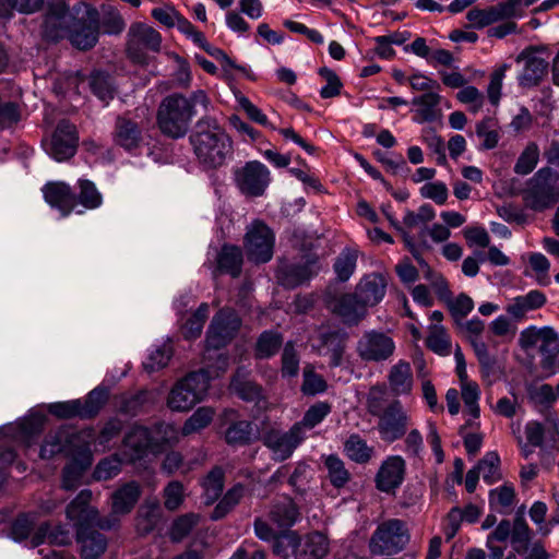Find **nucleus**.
<instances>
[{"label": "nucleus", "instance_id": "10", "mask_svg": "<svg viewBox=\"0 0 559 559\" xmlns=\"http://www.w3.org/2000/svg\"><path fill=\"white\" fill-rule=\"evenodd\" d=\"M393 337L383 331H366L357 343V354L366 362H382L391 359L395 353Z\"/></svg>", "mask_w": 559, "mask_h": 559}, {"label": "nucleus", "instance_id": "49", "mask_svg": "<svg viewBox=\"0 0 559 559\" xmlns=\"http://www.w3.org/2000/svg\"><path fill=\"white\" fill-rule=\"evenodd\" d=\"M330 411L328 403H316L305 413L304 418L294 426H299L300 430L306 433L307 429H312L319 425L329 415Z\"/></svg>", "mask_w": 559, "mask_h": 559}, {"label": "nucleus", "instance_id": "30", "mask_svg": "<svg viewBox=\"0 0 559 559\" xmlns=\"http://www.w3.org/2000/svg\"><path fill=\"white\" fill-rule=\"evenodd\" d=\"M317 273L314 260H308L302 265H289L280 271V281L286 287L301 285Z\"/></svg>", "mask_w": 559, "mask_h": 559}, {"label": "nucleus", "instance_id": "48", "mask_svg": "<svg viewBox=\"0 0 559 559\" xmlns=\"http://www.w3.org/2000/svg\"><path fill=\"white\" fill-rule=\"evenodd\" d=\"M207 316L209 306L207 304H202L199 309L182 323L181 331L183 336L188 340L198 337L202 332Z\"/></svg>", "mask_w": 559, "mask_h": 559}, {"label": "nucleus", "instance_id": "37", "mask_svg": "<svg viewBox=\"0 0 559 559\" xmlns=\"http://www.w3.org/2000/svg\"><path fill=\"white\" fill-rule=\"evenodd\" d=\"M246 374L247 372L245 369H238L231 380L230 388L242 400L259 403L261 399V388L253 382L246 380Z\"/></svg>", "mask_w": 559, "mask_h": 559}, {"label": "nucleus", "instance_id": "4", "mask_svg": "<svg viewBox=\"0 0 559 559\" xmlns=\"http://www.w3.org/2000/svg\"><path fill=\"white\" fill-rule=\"evenodd\" d=\"M411 535L405 524L400 519H389L381 522L369 540V549L372 555H392L400 552L409 543Z\"/></svg>", "mask_w": 559, "mask_h": 559}, {"label": "nucleus", "instance_id": "2", "mask_svg": "<svg viewBox=\"0 0 559 559\" xmlns=\"http://www.w3.org/2000/svg\"><path fill=\"white\" fill-rule=\"evenodd\" d=\"M191 143L199 162L209 168L221 167L231 156V140L213 118H202L198 122Z\"/></svg>", "mask_w": 559, "mask_h": 559}, {"label": "nucleus", "instance_id": "60", "mask_svg": "<svg viewBox=\"0 0 559 559\" xmlns=\"http://www.w3.org/2000/svg\"><path fill=\"white\" fill-rule=\"evenodd\" d=\"M466 19L474 28H484L499 22L495 5L486 9L474 8L467 12Z\"/></svg>", "mask_w": 559, "mask_h": 559}, {"label": "nucleus", "instance_id": "61", "mask_svg": "<svg viewBox=\"0 0 559 559\" xmlns=\"http://www.w3.org/2000/svg\"><path fill=\"white\" fill-rule=\"evenodd\" d=\"M124 463L122 457L119 455H114L110 457H106L102 460L95 467L93 477L96 480H107L120 472V465Z\"/></svg>", "mask_w": 559, "mask_h": 559}, {"label": "nucleus", "instance_id": "58", "mask_svg": "<svg viewBox=\"0 0 559 559\" xmlns=\"http://www.w3.org/2000/svg\"><path fill=\"white\" fill-rule=\"evenodd\" d=\"M200 516L195 513H188L176 519L170 527V538L174 542L182 540L199 522Z\"/></svg>", "mask_w": 559, "mask_h": 559}, {"label": "nucleus", "instance_id": "17", "mask_svg": "<svg viewBox=\"0 0 559 559\" xmlns=\"http://www.w3.org/2000/svg\"><path fill=\"white\" fill-rule=\"evenodd\" d=\"M162 44V37L153 27L136 23L131 25L128 32V53L138 62L142 61L140 48L144 47L153 51H158Z\"/></svg>", "mask_w": 559, "mask_h": 559}, {"label": "nucleus", "instance_id": "64", "mask_svg": "<svg viewBox=\"0 0 559 559\" xmlns=\"http://www.w3.org/2000/svg\"><path fill=\"white\" fill-rule=\"evenodd\" d=\"M435 216L433 207L430 204H423L416 213L407 211L403 217V224L406 228L413 229L432 221Z\"/></svg>", "mask_w": 559, "mask_h": 559}, {"label": "nucleus", "instance_id": "47", "mask_svg": "<svg viewBox=\"0 0 559 559\" xmlns=\"http://www.w3.org/2000/svg\"><path fill=\"white\" fill-rule=\"evenodd\" d=\"M322 345L318 347L321 355H330L331 365L338 366L342 362L344 345L335 333L321 335Z\"/></svg>", "mask_w": 559, "mask_h": 559}, {"label": "nucleus", "instance_id": "44", "mask_svg": "<svg viewBox=\"0 0 559 559\" xmlns=\"http://www.w3.org/2000/svg\"><path fill=\"white\" fill-rule=\"evenodd\" d=\"M346 455L357 463H366L371 459L372 448L358 435H352L344 444Z\"/></svg>", "mask_w": 559, "mask_h": 559}, {"label": "nucleus", "instance_id": "46", "mask_svg": "<svg viewBox=\"0 0 559 559\" xmlns=\"http://www.w3.org/2000/svg\"><path fill=\"white\" fill-rule=\"evenodd\" d=\"M416 260L425 269L424 277L430 282V285L435 289L440 300H442L444 304L449 302L452 293L445 278L441 274L433 272L420 257L416 255Z\"/></svg>", "mask_w": 559, "mask_h": 559}, {"label": "nucleus", "instance_id": "53", "mask_svg": "<svg viewBox=\"0 0 559 559\" xmlns=\"http://www.w3.org/2000/svg\"><path fill=\"white\" fill-rule=\"evenodd\" d=\"M510 64L502 63L490 74L489 84L487 86V97L489 103L497 107L500 103L502 83Z\"/></svg>", "mask_w": 559, "mask_h": 559}, {"label": "nucleus", "instance_id": "35", "mask_svg": "<svg viewBox=\"0 0 559 559\" xmlns=\"http://www.w3.org/2000/svg\"><path fill=\"white\" fill-rule=\"evenodd\" d=\"M115 140L117 144L123 148L132 150L139 146L141 132L135 122L124 118H118Z\"/></svg>", "mask_w": 559, "mask_h": 559}, {"label": "nucleus", "instance_id": "38", "mask_svg": "<svg viewBox=\"0 0 559 559\" xmlns=\"http://www.w3.org/2000/svg\"><path fill=\"white\" fill-rule=\"evenodd\" d=\"M204 503H214L222 495L224 488V472L219 467L213 468L202 481Z\"/></svg>", "mask_w": 559, "mask_h": 559}, {"label": "nucleus", "instance_id": "29", "mask_svg": "<svg viewBox=\"0 0 559 559\" xmlns=\"http://www.w3.org/2000/svg\"><path fill=\"white\" fill-rule=\"evenodd\" d=\"M333 311L347 324L358 323L366 314V305L359 301L357 294L344 295L333 305Z\"/></svg>", "mask_w": 559, "mask_h": 559}, {"label": "nucleus", "instance_id": "9", "mask_svg": "<svg viewBox=\"0 0 559 559\" xmlns=\"http://www.w3.org/2000/svg\"><path fill=\"white\" fill-rule=\"evenodd\" d=\"M234 177L239 191L251 198L263 195L271 182L269 168L259 160L248 162L237 168Z\"/></svg>", "mask_w": 559, "mask_h": 559}, {"label": "nucleus", "instance_id": "18", "mask_svg": "<svg viewBox=\"0 0 559 559\" xmlns=\"http://www.w3.org/2000/svg\"><path fill=\"white\" fill-rule=\"evenodd\" d=\"M518 63H524L523 72L519 76L522 86L537 85L548 72V61L540 51L525 49L516 57Z\"/></svg>", "mask_w": 559, "mask_h": 559}, {"label": "nucleus", "instance_id": "33", "mask_svg": "<svg viewBox=\"0 0 559 559\" xmlns=\"http://www.w3.org/2000/svg\"><path fill=\"white\" fill-rule=\"evenodd\" d=\"M73 15L68 12L49 13L44 22V35L50 40H58L66 37Z\"/></svg>", "mask_w": 559, "mask_h": 559}, {"label": "nucleus", "instance_id": "24", "mask_svg": "<svg viewBox=\"0 0 559 559\" xmlns=\"http://www.w3.org/2000/svg\"><path fill=\"white\" fill-rule=\"evenodd\" d=\"M385 278L381 274L371 273L360 281L356 294L361 304L366 307H372L382 300L385 295Z\"/></svg>", "mask_w": 559, "mask_h": 559}, {"label": "nucleus", "instance_id": "20", "mask_svg": "<svg viewBox=\"0 0 559 559\" xmlns=\"http://www.w3.org/2000/svg\"><path fill=\"white\" fill-rule=\"evenodd\" d=\"M388 388L394 396H409L414 389V374L411 364L399 360L392 365L386 376Z\"/></svg>", "mask_w": 559, "mask_h": 559}, {"label": "nucleus", "instance_id": "57", "mask_svg": "<svg viewBox=\"0 0 559 559\" xmlns=\"http://www.w3.org/2000/svg\"><path fill=\"white\" fill-rule=\"evenodd\" d=\"M326 388V382L322 376L316 373L312 366H306L304 369L301 392L305 395H317L323 393Z\"/></svg>", "mask_w": 559, "mask_h": 559}, {"label": "nucleus", "instance_id": "8", "mask_svg": "<svg viewBox=\"0 0 559 559\" xmlns=\"http://www.w3.org/2000/svg\"><path fill=\"white\" fill-rule=\"evenodd\" d=\"M411 416L400 400L392 401L379 414L377 430L381 440L392 443L407 431Z\"/></svg>", "mask_w": 559, "mask_h": 559}, {"label": "nucleus", "instance_id": "34", "mask_svg": "<svg viewBox=\"0 0 559 559\" xmlns=\"http://www.w3.org/2000/svg\"><path fill=\"white\" fill-rule=\"evenodd\" d=\"M297 518L298 510L289 498H285L281 502L274 504L270 511V520L280 530L293 526Z\"/></svg>", "mask_w": 559, "mask_h": 559}, {"label": "nucleus", "instance_id": "54", "mask_svg": "<svg viewBox=\"0 0 559 559\" xmlns=\"http://www.w3.org/2000/svg\"><path fill=\"white\" fill-rule=\"evenodd\" d=\"M328 469V476L331 484L335 487H343L349 479V473L341 459L335 455H329L324 460Z\"/></svg>", "mask_w": 559, "mask_h": 559}, {"label": "nucleus", "instance_id": "15", "mask_svg": "<svg viewBox=\"0 0 559 559\" xmlns=\"http://www.w3.org/2000/svg\"><path fill=\"white\" fill-rule=\"evenodd\" d=\"M92 497L91 490H81L67 506V520L76 528V534L80 530L85 532L93 525L99 527V522L103 521V519H99L98 510L90 504Z\"/></svg>", "mask_w": 559, "mask_h": 559}, {"label": "nucleus", "instance_id": "40", "mask_svg": "<svg viewBox=\"0 0 559 559\" xmlns=\"http://www.w3.org/2000/svg\"><path fill=\"white\" fill-rule=\"evenodd\" d=\"M246 488L241 484L231 487L215 507L212 519L219 520L228 514L245 497Z\"/></svg>", "mask_w": 559, "mask_h": 559}, {"label": "nucleus", "instance_id": "43", "mask_svg": "<svg viewBox=\"0 0 559 559\" xmlns=\"http://www.w3.org/2000/svg\"><path fill=\"white\" fill-rule=\"evenodd\" d=\"M426 343L428 348L440 356H448L451 353L450 337L445 329L440 324H431L429 326V335Z\"/></svg>", "mask_w": 559, "mask_h": 559}, {"label": "nucleus", "instance_id": "7", "mask_svg": "<svg viewBox=\"0 0 559 559\" xmlns=\"http://www.w3.org/2000/svg\"><path fill=\"white\" fill-rule=\"evenodd\" d=\"M158 453H160V444L150 429L134 426L124 436L119 455L124 463H135L148 454L156 455Z\"/></svg>", "mask_w": 559, "mask_h": 559}, {"label": "nucleus", "instance_id": "27", "mask_svg": "<svg viewBox=\"0 0 559 559\" xmlns=\"http://www.w3.org/2000/svg\"><path fill=\"white\" fill-rule=\"evenodd\" d=\"M538 341H542L540 352L545 353L549 346L559 343V335L550 326L537 328L530 325L521 331L519 336V345L522 349H528L534 347Z\"/></svg>", "mask_w": 559, "mask_h": 559}, {"label": "nucleus", "instance_id": "31", "mask_svg": "<svg viewBox=\"0 0 559 559\" xmlns=\"http://www.w3.org/2000/svg\"><path fill=\"white\" fill-rule=\"evenodd\" d=\"M329 550V542L321 533H311L307 535L298 545V559H321Z\"/></svg>", "mask_w": 559, "mask_h": 559}, {"label": "nucleus", "instance_id": "63", "mask_svg": "<svg viewBox=\"0 0 559 559\" xmlns=\"http://www.w3.org/2000/svg\"><path fill=\"white\" fill-rule=\"evenodd\" d=\"M252 433L251 424L247 420H240L226 430L225 439L229 444H245L250 441Z\"/></svg>", "mask_w": 559, "mask_h": 559}, {"label": "nucleus", "instance_id": "51", "mask_svg": "<svg viewBox=\"0 0 559 559\" xmlns=\"http://www.w3.org/2000/svg\"><path fill=\"white\" fill-rule=\"evenodd\" d=\"M539 159V148L538 145L534 142H531L526 145L524 151L519 156L514 171L519 175H528L534 170Z\"/></svg>", "mask_w": 559, "mask_h": 559}, {"label": "nucleus", "instance_id": "6", "mask_svg": "<svg viewBox=\"0 0 559 559\" xmlns=\"http://www.w3.org/2000/svg\"><path fill=\"white\" fill-rule=\"evenodd\" d=\"M559 176L549 167L540 168L528 181L524 192L526 205L534 211L548 209L558 198L556 181Z\"/></svg>", "mask_w": 559, "mask_h": 559}, {"label": "nucleus", "instance_id": "28", "mask_svg": "<svg viewBox=\"0 0 559 559\" xmlns=\"http://www.w3.org/2000/svg\"><path fill=\"white\" fill-rule=\"evenodd\" d=\"M441 96L436 92L424 93L412 99V104L416 106L414 121L417 123L431 122L441 116L439 104Z\"/></svg>", "mask_w": 559, "mask_h": 559}, {"label": "nucleus", "instance_id": "52", "mask_svg": "<svg viewBox=\"0 0 559 559\" xmlns=\"http://www.w3.org/2000/svg\"><path fill=\"white\" fill-rule=\"evenodd\" d=\"M500 459L496 452H488L475 466L487 484H493L500 478Z\"/></svg>", "mask_w": 559, "mask_h": 559}, {"label": "nucleus", "instance_id": "59", "mask_svg": "<svg viewBox=\"0 0 559 559\" xmlns=\"http://www.w3.org/2000/svg\"><path fill=\"white\" fill-rule=\"evenodd\" d=\"M456 98L460 103L466 105L473 114H477L485 103L484 94L473 85H466L461 88L456 94Z\"/></svg>", "mask_w": 559, "mask_h": 559}, {"label": "nucleus", "instance_id": "11", "mask_svg": "<svg viewBox=\"0 0 559 559\" xmlns=\"http://www.w3.org/2000/svg\"><path fill=\"white\" fill-rule=\"evenodd\" d=\"M274 234L261 221L252 222L245 237V249L250 261L266 263L273 257Z\"/></svg>", "mask_w": 559, "mask_h": 559}, {"label": "nucleus", "instance_id": "55", "mask_svg": "<svg viewBox=\"0 0 559 559\" xmlns=\"http://www.w3.org/2000/svg\"><path fill=\"white\" fill-rule=\"evenodd\" d=\"M283 342L282 336L273 331L263 332L257 342V356L269 358L275 355Z\"/></svg>", "mask_w": 559, "mask_h": 559}, {"label": "nucleus", "instance_id": "62", "mask_svg": "<svg viewBox=\"0 0 559 559\" xmlns=\"http://www.w3.org/2000/svg\"><path fill=\"white\" fill-rule=\"evenodd\" d=\"M93 93L104 103H108L114 97V88L110 78L102 72L92 74L90 81Z\"/></svg>", "mask_w": 559, "mask_h": 559}, {"label": "nucleus", "instance_id": "23", "mask_svg": "<svg viewBox=\"0 0 559 559\" xmlns=\"http://www.w3.org/2000/svg\"><path fill=\"white\" fill-rule=\"evenodd\" d=\"M43 192L46 202L57 207L62 216L69 215L76 205V199L70 186L64 182L46 185Z\"/></svg>", "mask_w": 559, "mask_h": 559}, {"label": "nucleus", "instance_id": "19", "mask_svg": "<svg viewBox=\"0 0 559 559\" xmlns=\"http://www.w3.org/2000/svg\"><path fill=\"white\" fill-rule=\"evenodd\" d=\"M405 460L400 455H391L386 457L376 476L377 488L383 492L395 490L404 480Z\"/></svg>", "mask_w": 559, "mask_h": 559}, {"label": "nucleus", "instance_id": "25", "mask_svg": "<svg viewBox=\"0 0 559 559\" xmlns=\"http://www.w3.org/2000/svg\"><path fill=\"white\" fill-rule=\"evenodd\" d=\"M79 437L71 433L68 429L61 428L46 437L40 448V457L50 459L53 455L66 452L68 455L75 454L72 447L76 444Z\"/></svg>", "mask_w": 559, "mask_h": 559}, {"label": "nucleus", "instance_id": "21", "mask_svg": "<svg viewBox=\"0 0 559 559\" xmlns=\"http://www.w3.org/2000/svg\"><path fill=\"white\" fill-rule=\"evenodd\" d=\"M546 301L547 298L543 292L533 289L510 299L506 306V312L515 322H521L525 320L527 312L542 308Z\"/></svg>", "mask_w": 559, "mask_h": 559}, {"label": "nucleus", "instance_id": "39", "mask_svg": "<svg viewBox=\"0 0 559 559\" xmlns=\"http://www.w3.org/2000/svg\"><path fill=\"white\" fill-rule=\"evenodd\" d=\"M476 134L481 139L483 150L495 148L500 140L499 127L496 119L487 117L476 124Z\"/></svg>", "mask_w": 559, "mask_h": 559}, {"label": "nucleus", "instance_id": "42", "mask_svg": "<svg viewBox=\"0 0 559 559\" xmlns=\"http://www.w3.org/2000/svg\"><path fill=\"white\" fill-rule=\"evenodd\" d=\"M215 412L211 407H199L183 424L182 436L197 433L207 427L213 420Z\"/></svg>", "mask_w": 559, "mask_h": 559}, {"label": "nucleus", "instance_id": "12", "mask_svg": "<svg viewBox=\"0 0 559 559\" xmlns=\"http://www.w3.org/2000/svg\"><path fill=\"white\" fill-rule=\"evenodd\" d=\"M304 440L305 432L299 426L294 425L287 431L270 429L262 437L263 444L271 451L272 459L278 462L290 457Z\"/></svg>", "mask_w": 559, "mask_h": 559}, {"label": "nucleus", "instance_id": "1", "mask_svg": "<svg viewBox=\"0 0 559 559\" xmlns=\"http://www.w3.org/2000/svg\"><path fill=\"white\" fill-rule=\"evenodd\" d=\"M240 323L236 312L230 309H222L214 316L205 341L203 360L206 368L189 373L173 386L167 397V406L171 411L191 409L206 396L210 380L227 370L228 358L218 350L235 336Z\"/></svg>", "mask_w": 559, "mask_h": 559}, {"label": "nucleus", "instance_id": "50", "mask_svg": "<svg viewBox=\"0 0 559 559\" xmlns=\"http://www.w3.org/2000/svg\"><path fill=\"white\" fill-rule=\"evenodd\" d=\"M79 197L78 201L87 210H94L100 206L103 198L96 186L86 179L79 180Z\"/></svg>", "mask_w": 559, "mask_h": 559}, {"label": "nucleus", "instance_id": "45", "mask_svg": "<svg viewBox=\"0 0 559 559\" xmlns=\"http://www.w3.org/2000/svg\"><path fill=\"white\" fill-rule=\"evenodd\" d=\"M173 350L169 343H164L162 345H155L150 350V354L144 361V368L148 372L157 371L167 366Z\"/></svg>", "mask_w": 559, "mask_h": 559}, {"label": "nucleus", "instance_id": "56", "mask_svg": "<svg viewBox=\"0 0 559 559\" xmlns=\"http://www.w3.org/2000/svg\"><path fill=\"white\" fill-rule=\"evenodd\" d=\"M460 386L466 409L473 417H477L479 415L478 401L480 397L478 384L474 381L467 380L460 382Z\"/></svg>", "mask_w": 559, "mask_h": 559}, {"label": "nucleus", "instance_id": "13", "mask_svg": "<svg viewBox=\"0 0 559 559\" xmlns=\"http://www.w3.org/2000/svg\"><path fill=\"white\" fill-rule=\"evenodd\" d=\"M141 496V486L136 481H128L111 493V513L99 522V528L110 530L119 524V518L130 513Z\"/></svg>", "mask_w": 559, "mask_h": 559}, {"label": "nucleus", "instance_id": "36", "mask_svg": "<svg viewBox=\"0 0 559 559\" xmlns=\"http://www.w3.org/2000/svg\"><path fill=\"white\" fill-rule=\"evenodd\" d=\"M242 264V253L238 247L224 246L217 257L219 271L236 277L240 274Z\"/></svg>", "mask_w": 559, "mask_h": 559}, {"label": "nucleus", "instance_id": "22", "mask_svg": "<svg viewBox=\"0 0 559 559\" xmlns=\"http://www.w3.org/2000/svg\"><path fill=\"white\" fill-rule=\"evenodd\" d=\"M72 461L64 467L62 473V488L73 490L81 484L84 472L92 464V454L87 447L81 448L72 455Z\"/></svg>", "mask_w": 559, "mask_h": 559}, {"label": "nucleus", "instance_id": "16", "mask_svg": "<svg viewBox=\"0 0 559 559\" xmlns=\"http://www.w3.org/2000/svg\"><path fill=\"white\" fill-rule=\"evenodd\" d=\"M76 145L78 134L75 127L67 121H61L45 147L55 160L63 162L75 154Z\"/></svg>", "mask_w": 559, "mask_h": 559}, {"label": "nucleus", "instance_id": "41", "mask_svg": "<svg viewBox=\"0 0 559 559\" xmlns=\"http://www.w3.org/2000/svg\"><path fill=\"white\" fill-rule=\"evenodd\" d=\"M159 521V507L157 503L142 506L135 519V528L139 534L151 533Z\"/></svg>", "mask_w": 559, "mask_h": 559}, {"label": "nucleus", "instance_id": "5", "mask_svg": "<svg viewBox=\"0 0 559 559\" xmlns=\"http://www.w3.org/2000/svg\"><path fill=\"white\" fill-rule=\"evenodd\" d=\"M10 534L15 542H23L29 538L32 547H36L45 542L62 546L71 540L68 530L60 526L51 530L48 523L40 524L37 531L34 532V518L32 515L17 518L12 524Z\"/></svg>", "mask_w": 559, "mask_h": 559}, {"label": "nucleus", "instance_id": "14", "mask_svg": "<svg viewBox=\"0 0 559 559\" xmlns=\"http://www.w3.org/2000/svg\"><path fill=\"white\" fill-rule=\"evenodd\" d=\"M521 436L542 451L554 449L559 442V420L552 414L547 415L542 421L528 420Z\"/></svg>", "mask_w": 559, "mask_h": 559}, {"label": "nucleus", "instance_id": "3", "mask_svg": "<svg viewBox=\"0 0 559 559\" xmlns=\"http://www.w3.org/2000/svg\"><path fill=\"white\" fill-rule=\"evenodd\" d=\"M194 110L189 99L182 95L167 96L157 110V124L163 134L179 139L187 134Z\"/></svg>", "mask_w": 559, "mask_h": 559}, {"label": "nucleus", "instance_id": "32", "mask_svg": "<svg viewBox=\"0 0 559 559\" xmlns=\"http://www.w3.org/2000/svg\"><path fill=\"white\" fill-rule=\"evenodd\" d=\"M76 537L81 544L82 559H97L106 549V538L99 532L80 530Z\"/></svg>", "mask_w": 559, "mask_h": 559}, {"label": "nucleus", "instance_id": "26", "mask_svg": "<svg viewBox=\"0 0 559 559\" xmlns=\"http://www.w3.org/2000/svg\"><path fill=\"white\" fill-rule=\"evenodd\" d=\"M66 37L79 49L92 48L98 39V28L93 22L73 17Z\"/></svg>", "mask_w": 559, "mask_h": 559}]
</instances>
